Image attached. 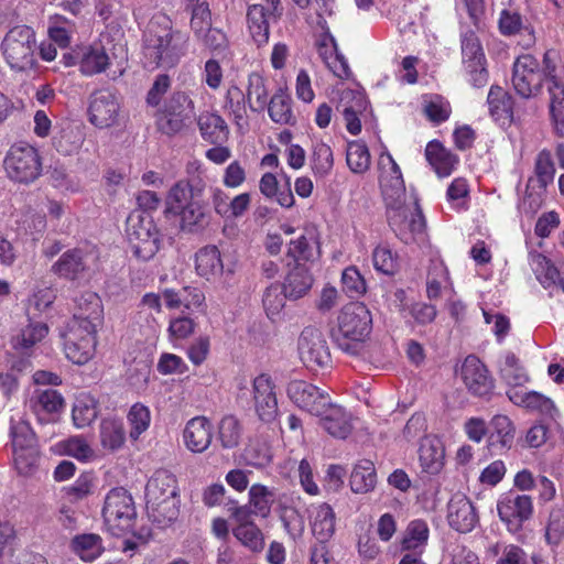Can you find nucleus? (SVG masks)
<instances>
[{
    "mask_svg": "<svg viewBox=\"0 0 564 564\" xmlns=\"http://www.w3.org/2000/svg\"><path fill=\"white\" fill-rule=\"evenodd\" d=\"M189 35L173 28L172 20L163 13L155 14L142 36L144 67L173 68L187 54Z\"/></svg>",
    "mask_w": 564,
    "mask_h": 564,
    "instance_id": "f257e3e1",
    "label": "nucleus"
},
{
    "mask_svg": "<svg viewBox=\"0 0 564 564\" xmlns=\"http://www.w3.org/2000/svg\"><path fill=\"white\" fill-rule=\"evenodd\" d=\"M202 189L203 186L180 180L167 192L165 213L178 219V228L184 234H202L212 221L208 205L198 199Z\"/></svg>",
    "mask_w": 564,
    "mask_h": 564,
    "instance_id": "f03ea898",
    "label": "nucleus"
},
{
    "mask_svg": "<svg viewBox=\"0 0 564 564\" xmlns=\"http://www.w3.org/2000/svg\"><path fill=\"white\" fill-rule=\"evenodd\" d=\"M372 317L361 302L345 305L338 314L337 327L332 330L334 343L345 352L356 355L359 344L370 335Z\"/></svg>",
    "mask_w": 564,
    "mask_h": 564,
    "instance_id": "7ed1b4c3",
    "label": "nucleus"
},
{
    "mask_svg": "<svg viewBox=\"0 0 564 564\" xmlns=\"http://www.w3.org/2000/svg\"><path fill=\"white\" fill-rule=\"evenodd\" d=\"M542 82L550 97V116L556 135L564 137V63L556 50H546L542 58Z\"/></svg>",
    "mask_w": 564,
    "mask_h": 564,
    "instance_id": "20e7f679",
    "label": "nucleus"
},
{
    "mask_svg": "<svg viewBox=\"0 0 564 564\" xmlns=\"http://www.w3.org/2000/svg\"><path fill=\"white\" fill-rule=\"evenodd\" d=\"M0 48L6 63L15 72H25L36 64V33L31 26L11 28L2 39Z\"/></svg>",
    "mask_w": 564,
    "mask_h": 564,
    "instance_id": "39448f33",
    "label": "nucleus"
},
{
    "mask_svg": "<svg viewBox=\"0 0 564 564\" xmlns=\"http://www.w3.org/2000/svg\"><path fill=\"white\" fill-rule=\"evenodd\" d=\"M7 176L20 184H31L42 174V158L34 145L28 142L12 144L3 160Z\"/></svg>",
    "mask_w": 564,
    "mask_h": 564,
    "instance_id": "423d86ee",
    "label": "nucleus"
},
{
    "mask_svg": "<svg viewBox=\"0 0 564 564\" xmlns=\"http://www.w3.org/2000/svg\"><path fill=\"white\" fill-rule=\"evenodd\" d=\"M390 228L404 243L410 245L420 239L426 228V220L417 202L406 205L405 200L386 206Z\"/></svg>",
    "mask_w": 564,
    "mask_h": 564,
    "instance_id": "0eeeda50",
    "label": "nucleus"
},
{
    "mask_svg": "<svg viewBox=\"0 0 564 564\" xmlns=\"http://www.w3.org/2000/svg\"><path fill=\"white\" fill-rule=\"evenodd\" d=\"M101 516L112 535L119 536L130 530L137 512L129 491L122 487L109 490L105 497Z\"/></svg>",
    "mask_w": 564,
    "mask_h": 564,
    "instance_id": "6e6552de",
    "label": "nucleus"
},
{
    "mask_svg": "<svg viewBox=\"0 0 564 564\" xmlns=\"http://www.w3.org/2000/svg\"><path fill=\"white\" fill-rule=\"evenodd\" d=\"M9 435L15 468L19 474L29 475L35 467L39 458L35 433L22 415H12Z\"/></svg>",
    "mask_w": 564,
    "mask_h": 564,
    "instance_id": "1a4fd4ad",
    "label": "nucleus"
},
{
    "mask_svg": "<svg viewBox=\"0 0 564 564\" xmlns=\"http://www.w3.org/2000/svg\"><path fill=\"white\" fill-rule=\"evenodd\" d=\"M127 235L137 259L149 261L160 249V234L149 215H130L127 220Z\"/></svg>",
    "mask_w": 564,
    "mask_h": 564,
    "instance_id": "9d476101",
    "label": "nucleus"
},
{
    "mask_svg": "<svg viewBox=\"0 0 564 564\" xmlns=\"http://www.w3.org/2000/svg\"><path fill=\"white\" fill-rule=\"evenodd\" d=\"M127 235L137 259L149 261L160 249V234L149 215H130L127 220Z\"/></svg>",
    "mask_w": 564,
    "mask_h": 564,
    "instance_id": "9b49d317",
    "label": "nucleus"
},
{
    "mask_svg": "<svg viewBox=\"0 0 564 564\" xmlns=\"http://www.w3.org/2000/svg\"><path fill=\"white\" fill-rule=\"evenodd\" d=\"M194 116V101L184 91H174L156 113L158 129L167 135L181 132Z\"/></svg>",
    "mask_w": 564,
    "mask_h": 564,
    "instance_id": "f8f14e48",
    "label": "nucleus"
},
{
    "mask_svg": "<svg viewBox=\"0 0 564 564\" xmlns=\"http://www.w3.org/2000/svg\"><path fill=\"white\" fill-rule=\"evenodd\" d=\"M462 64L468 82L476 88L488 83L487 59L481 43L471 30L460 36Z\"/></svg>",
    "mask_w": 564,
    "mask_h": 564,
    "instance_id": "ddd939ff",
    "label": "nucleus"
},
{
    "mask_svg": "<svg viewBox=\"0 0 564 564\" xmlns=\"http://www.w3.org/2000/svg\"><path fill=\"white\" fill-rule=\"evenodd\" d=\"M540 62L531 54L520 55L512 67V86L524 98L536 97L543 87Z\"/></svg>",
    "mask_w": 564,
    "mask_h": 564,
    "instance_id": "4468645a",
    "label": "nucleus"
},
{
    "mask_svg": "<svg viewBox=\"0 0 564 564\" xmlns=\"http://www.w3.org/2000/svg\"><path fill=\"white\" fill-rule=\"evenodd\" d=\"M65 356L75 365L87 364L95 355L97 345V329L88 327L65 326L61 332Z\"/></svg>",
    "mask_w": 564,
    "mask_h": 564,
    "instance_id": "2eb2a0df",
    "label": "nucleus"
},
{
    "mask_svg": "<svg viewBox=\"0 0 564 564\" xmlns=\"http://www.w3.org/2000/svg\"><path fill=\"white\" fill-rule=\"evenodd\" d=\"M88 121L98 129L110 128L118 123L120 102L117 94L108 88L93 91L88 98Z\"/></svg>",
    "mask_w": 564,
    "mask_h": 564,
    "instance_id": "dca6fc26",
    "label": "nucleus"
},
{
    "mask_svg": "<svg viewBox=\"0 0 564 564\" xmlns=\"http://www.w3.org/2000/svg\"><path fill=\"white\" fill-rule=\"evenodd\" d=\"M379 184L386 206L405 200V185L402 172L389 151L381 152L378 159Z\"/></svg>",
    "mask_w": 564,
    "mask_h": 564,
    "instance_id": "f3484780",
    "label": "nucleus"
},
{
    "mask_svg": "<svg viewBox=\"0 0 564 564\" xmlns=\"http://www.w3.org/2000/svg\"><path fill=\"white\" fill-rule=\"evenodd\" d=\"M497 510L500 520L506 523L508 530L516 533L532 517L533 502L530 496L511 490L500 496Z\"/></svg>",
    "mask_w": 564,
    "mask_h": 564,
    "instance_id": "a211bd4d",
    "label": "nucleus"
},
{
    "mask_svg": "<svg viewBox=\"0 0 564 564\" xmlns=\"http://www.w3.org/2000/svg\"><path fill=\"white\" fill-rule=\"evenodd\" d=\"M299 354L303 364L312 370L325 369L332 362L326 339L318 329L313 327H306L301 333Z\"/></svg>",
    "mask_w": 564,
    "mask_h": 564,
    "instance_id": "6ab92c4d",
    "label": "nucleus"
},
{
    "mask_svg": "<svg viewBox=\"0 0 564 564\" xmlns=\"http://www.w3.org/2000/svg\"><path fill=\"white\" fill-rule=\"evenodd\" d=\"M290 400L300 409L318 416L330 403L328 393L304 380H293L286 389Z\"/></svg>",
    "mask_w": 564,
    "mask_h": 564,
    "instance_id": "aec40b11",
    "label": "nucleus"
},
{
    "mask_svg": "<svg viewBox=\"0 0 564 564\" xmlns=\"http://www.w3.org/2000/svg\"><path fill=\"white\" fill-rule=\"evenodd\" d=\"M460 376L467 390L475 397L489 399L495 388V381L485 364L475 355L465 358Z\"/></svg>",
    "mask_w": 564,
    "mask_h": 564,
    "instance_id": "412c9836",
    "label": "nucleus"
},
{
    "mask_svg": "<svg viewBox=\"0 0 564 564\" xmlns=\"http://www.w3.org/2000/svg\"><path fill=\"white\" fill-rule=\"evenodd\" d=\"M252 399L256 413L262 422L271 423L276 419L278 399L271 376L261 373L253 379Z\"/></svg>",
    "mask_w": 564,
    "mask_h": 564,
    "instance_id": "4be33fe9",
    "label": "nucleus"
},
{
    "mask_svg": "<svg viewBox=\"0 0 564 564\" xmlns=\"http://www.w3.org/2000/svg\"><path fill=\"white\" fill-rule=\"evenodd\" d=\"M104 319V307L101 299L91 291L83 292L75 299V312L73 317L66 323L72 327L74 324L79 327L97 329Z\"/></svg>",
    "mask_w": 564,
    "mask_h": 564,
    "instance_id": "5701e85b",
    "label": "nucleus"
},
{
    "mask_svg": "<svg viewBox=\"0 0 564 564\" xmlns=\"http://www.w3.org/2000/svg\"><path fill=\"white\" fill-rule=\"evenodd\" d=\"M25 405L40 423H46L51 421V415L57 414L64 409L65 401L63 395L52 388L35 389Z\"/></svg>",
    "mask_w": 564,
    "mask_h": 564,
    "instance_id": "b1692460",
    "label": "nucleus"
},
{
    "mask_svg": "<svg viewBox=\"0 0 564 564\" xmlns=\"http://www.w3.org/2000/svg\"><path fill=\"white\" fill-rule=\"evenodd\" d=\"M447 521L455 531L468 533L478 523V514L466 496L455 495L447 505Z\"/></svg>",
    "mask_w": 564,
    "mask_h": 564,
    "instance_id": "393cba45",
    "label": "nucleus"
},
{
    "mask_svg": "<svg viewBox=\"0 0 564 564\" xmlns=\"http://www.w3.org/2000/svg\"><path fill=\"white\" fill-rule=\"evenodd\" d=\"M88 271L86 253L79 248L69 249L52 264L51 272L66 281H78Z\"/></svg>",
    "mask_w": 564,
    "mask_h": 564,
    "instance_id": "a878e982",
    "label": "nucleus"
},
{
    "mask_svg": "<svg viewBox=\"0 0 564 564\" xmlns=\"http://www.w3.org/2000/svg\"><path fill=\"white\" fill-rule=\"evenodd\" d=\"M214 427L206 416L191 419L183 431L185 447L195 454L204 453L212 444Z\"/></svg>",
    "mask_w": 564,
    "mask_h": 564,
    "instance_id": "bb28decb",
    "label": "nucleus"
},
{
    "mask_svg": "<svg viewBox=\"0 0 564 564\" xmlns=\"http://www.w3.org/2000/svg\"><path fill=\"white\" fill-rule=\"evenodd\" d=\"M430 528L425 520H411L400 538V547L402 551L411 552L413 556H421L429 543Z\"/></svg>",
    "mask_w": 564,
    "mask_h": 564,
    "instance_id": "cd10ccee",
    "label": "nucleus"
},
{
    "mask_svg": "<svg viewBox=\"0 0 564 564\" xmlns=\"http://www.w3.org/2000/svg\"><path fill=\"white\" fill-rule=\"evenodd\" d=\"M318 416L322 427L335 438L345 440L352 431L350 415L337 404L330 402Z\"/></svg>",
    "mask_w": 564,
    "mask_h": 564,
    "instance_id": "c85d7f7f",
    "label": "nucleus"
},
{
    "mask_svg": "<svg viewBox=\"0 0 564 564\" xmlns=\"http://www.w3.org/2000/svg\"><path fill=\"white\" fill-rule=\"evenodd\" d=\"M490 427L488 436L490 451L501 454L509 449L512 446L516 432L512 421L507 415L498 414L492 417Z\"/></svg>",
    "mask_w": 564,
    "mask_h": 564,
    "instance_id": "c756f323",
    "label": "nucleus"
},
{
    "mask_svg": "<svg viewBox=\"0 0 564 564\" xmlns=\"http://www.w3.org/2000/svg\"><path fill=\"white\" fill-rule=\"evenodd\" d=\"M288 267L290 269L282 288L290 300L301 299L311 290L314 281L313 275L303 263L293 264L292 267L291 263H288Z\"/></svg>",
    "mask_w": 564,
    "mask_h": 564,
    "instance_id": "7c9ffc66",
    "label": "nucleus"
},
{
    "mask_svg": "<svg viewBox=\"0 0 564 564\" xmlns=\"http://www.w3.org/2000/svg\"><path fill=\"white\" fill-rule=\"evenodd\" d=\"M425 158L440 177L449 176L458 163L457 155L447 150L437 140H432L426 144Z\"/></svg>",
    "mask_w": 564,
    "mask_h": 564,
    "instance_id": "2f4dec72",
    "label": "nucleus"
},
{
    "mask_svg": "<svg viewBox=\"0 0 564 564\" xmlns=\"http://www.w3.org/2000/svg\"><path fill=\"white\" fill-rule=\"evenodd\" d=\"M489 113L501 124L510 123L513 119V98L502 87L492 85L487 96Z\"/></svg>",
    "mask_w": 564,
    "mask_h": 564,
    "instance_id": "473e14b6",
    "label": "nucleus"
},
{
    "mask_svg": "<svg viewBox=\"0 0 564 564\" xmlns=\"http://www.w3.org/2000/svg\"><path fill=\"white\" fill-rule=\"evenodd\" d=\"M172 497H180L175 475L166 469H158L147 482L145 498L156 501Z\"/></svg>",
    "mask_w": 564,
    "mask_h": 564,
    "instance_id": "72a5a7b5",
    "label": "nucleus"
},
{
    "mask_svg": "<svg viewBox=\"0 0 564 564\" xmlns=\"http://www.w3.org/2000/svg\"><path fill=\"white\" fill-rule=\"evenodd\" d=\"M197 124L203 140L210 144H223L228 140L229 128L225 119L216 112H202Z\"/></svg>",
    "mask_w": 564,
    "mask_h": 564,
    "instance_id": "f704fd0d",
    "label": "nucleus"
},
{
    "mask_svg": "<svg viewBox=\"0 0 564 564\" xmlns=\"http://www.w3.org/2000/svg\"><path fill=\"white\" fill-rule=\"evenodd\" d=\"M529 263L538 281L544 289L560 286L564 292V279L552 261L538 251L529 253Z\"/></svg>",
    "mask_w": 564,
    "mask_h": 564,
    "instance_id": "c9c22d12",
    "label": "nucleus"
},
{
    "mask_svg": "<svg viewBox=\"0 0 564 564\" xmlns=\"http://www.w3.org/2000/svg\"><path fill=\"white\" fill-rule=\"evenodd\" d=\"M83 141L84 137L80 128L68 121L58 124L52 138L53 147L63 155L75 153Z\"/></svg>",
    "mask_w": 564,
    "mask_h": 564,
    "instance_id": "e433bc0d",
    "label": "nucleus"
},
{
    "mask_svg": "<svg viewBox=\"0 0 564 564\" xmlns=\"http://www.w3.org/2000/svg\"><path fill=\"white\" fill-rule=\"evenodd\" d=\"M180 505V497L163 498L156 501L147 499L149 517L161 528L169 527L178 518Z\"/></svg>",
    "mask_w": 564,
    "mask_h": 564,
    "instance_id": "4c0bfd02",
    "label": "nucleus"
},
{
    "mask_svg": "<svg viewBox=\"0 0 564 564\" xmlns=\"http://www.w3.org/2000/svg\"><path fill=\"white\" fill-rule=\"evenodd\" d=\"M445 452L440 440L424 437L419 448V459L425 473L435 475L441 471L444 465Z\"/></svg>",
    "mask_w": 564,
    "mask_h": 564,
    "instance_id": "58836bf2",
    "label": "nucleus"
},
{
    "mask_svg": "<svg viewBox=\"0 0 564 564\" xmlns=\"http://www.w3.org/2000/svg\"><path fill=\"white\" fill-rule=\"evenodd\" d=\"M443 292H454L448 269L443 261L432 260L426 279V295L433 301L437 300Z\"/></svg>",
    "mask_w": 564,
    "mask_h": 564,
    "instance_id": "ea45409f",
    "label": "nucleus"
},
{
    "mask_svg": "<svg viewBox=\"0 0 564 564\" xmlns=\"http://www.w3.org/2000/svg\"><path fill=\"white\" fill-rule=\"evenodd\" d=\"M270 18H272V15L268 13V10L264 8V6L256 3L248 7V29L253 41L258 46L265 45L269 42Z\"/></svg>",
    "mask_w": 564,
    "mask_h": 564,
    "instance_id": "a19ab883",
    "label": "nucleus"
},
{
    "mask_svg": "<svg viewBox=\"0 0 564 564\" xmlns=\"http://www.w3.org/2000/svg\"><path fill=\"white\" fill-rule=\"evenodd\" d=\"M195 270L206 280L214 279L223 273L224 264L220 251L216 246H205L195 254Z\"/></svg>",
    "mask_w": 564,
    "mask_h": 564,
    "instance_id": "79ce46f5",
    "label": "nucleus"
},
{
    "mask_svg": "<svg viewBox=\"0 0 564 564\" xmlns=\"http://www.w3.org/2000/svg\"><path fill=\"white\" fill-rule=\"evenodd\" d=\"M247 104V96L242 89L235 84L229 85L224 97L223 108L232 117L235 124L240 130L248 126Z\"/></svg>",
    "mask_w": 564,
    "mask_h": 564,
    "instance_id": "37998d69",
    "label": "nucleus"
},
{
    "mask_svg": "<svg viewBox=\"0 0 564 564\" xmlns=\"http://www.w3.org/2000/svg\"><path fill=\"white\" fill-rule=\"evenodd\" d=\"M336 517L333 508L321 503L313 511L312 532L321 543L327 542L335 533Z\"/></svg>",
    "mask_w": 564,
    "mask_h": 564,
    "instance_id": "c03bdc74",
    "label": "nucleus"
},
{
    "mask_svg": "<svg viewBox=\"0 0 564 564\" xmlns=\"http://www.w3.org/2000/svg\"><path fill=\"white\" fill-rule=\"evenodd\" d=\"M70 550L84 562H93L104 552L102 539L96 533L75 535L70 541Z\"/></svg>",
    "mask_w": 564,
    "mask_h": 564,
    "instance_id": "a18cd8bd",
    "label": "nucleus"
},
{
    "mask_svg": "<svg viewBox=\"0 0 564 564\" xmlns=\"http://www.w3.org/2000/svg\"><path fill=\"white\" fill-rule=\"evenodd\" d=\"M350 488L356 494H366L375 489L377 473L375 465L369 459L359 460L350 475Z\"/></svg>",
    "mask_w": 564,
    "mask_h": 564,
    "instance_id": "49530a36",
    "label": "nucleus"
},
{
    "mask_svg": "<svg viewBox=\"0 0 564 564\" xmlns=\"http://www.w3.org/2000/svg\"><path fill=\"white\" fill-rule=\"evenodd\" d=\"M269 117L279 124L294 126L296 119L292 111V98L282 89H279L268 101Z\"/></svg>",
    "mask_w": 564,
    "mask_h": 564,
    "instance_id": "de8ad7c7",
    "label": "nucleus"
},
{
    "mask_svg": "<svg viewBox=\"0 0 564 564\" xmlns=\"http://www.w3.org/2000/svg\"><path fill=\"white\" fill-rule=\"evenodd\" d=\"M47 334L48 327L45 323L32 322L31 318H29V324L23 327L18 335L13 336L12 346L15 350L25 354Z\"/></svg>",
    "mask_w": 564,
    "mask_h": 564,
    "instance_id": "09e8293b",
    "label": "nucleus"
},
{
    "mask_svg": "<svg viewBox=\"0 0 564 564\" xmlns=\"http://www.w3.org/2000/svg\"><path fill=\"white\" fill-rule=\"evenodd\" d=\"M248 106L253 112H262L269 101V89L267 79L259 73L253 72L248 76L247 87Z\"/></svg>",
    "mask_w": 564,
    "mask_h": 564,
    "instance_id": "8fccbe9b",
    "label": "nucleus"
},
{
    "mask_svg": "<svg viewBox=\"0 0 564 564\" xmlns=\"http://www.w3.org/2000/svg\"><path fill=\"white\" fill-rule=\"evenodd\" d=\"M100 442L104 448L117 451L126 442L123 423L117 417H106L100 423Z\"/></svg>",
    "mask_w": 564,
    "mask_h": 564,
    "instance_id": "3c124183",
    "label": "nucleus"
},
{
    "mask_svg": "<svg viewBox=\"0 0 564 564\" xmlns=\"http://www.w3.org/2000/svg\"><path fill=\"white\" fill-rule=\"evenodd\" d=\"M109 66V56L101 46H89L82 55L79 70L85 76L100 74Z\"/></svg>",
    "mask_w": 564,
    "mask_h": 564,
    "instance_id": "603ef678",
    "label": "nucleus"
},
{
    "mask_svg": "<svg viewBox=\"0 0 564 564\" xmlns=\"http://www.w3.org/2000/svg\"><path fill=\"white\" fill-rule=\"evenodd\" d=\"M500 376L509 387L513 388L522 387L530 380L519 358L511 351L505 355L503 362L500 366Z\"/></svg>",
    "mask_w": 564,
    "mask_h": 564,
    "instance_id": "864d4df0",
    "label": "nucleus"
},
{
    "mask_svg": "<svg viewBox=\"0 0 564 564\" xmlns=\"http://www.w3.org/2000/svg\"><path fill=\"white\" fill-rule=\"evenodd\" d=\"M280 520L285 531L293 540L302 536L305 529V521L294 499H291L290 503H281Z\"/></svg>",
    "mask_w": 564,
    "mask_h": 564,
    "instance_id": "5fc2aeb1",
    "label": "nucleus"
},
{
    "mask_svg": "<svg viewBox=\"0 0 564 564\" xmlns=\"http://www.w3.org/2000/svg\"><path fill=\"white\" fill-rule=\"evenodd\" d=\"M311 167L315 176H327L334 166L333 150L323 141H315L312 145Z\"/></svg>",
    "mask_w": 564,
    "mask_h": 564,
    "instance_id": "6e6d98bb",
    "label": "nucleus"
},
{
    "mask_svg": "<svg viewBox=\"0 0 564 564\" xmlns=\"http://www.w3.org/2000/svg\"><path fill=\"white\" fill-rule=\"evenodd\" d=\"M127 421L130 427V438L132 441L139 440V437L149 430L151 424V411L149 406L141 402L132 404L127 413Z\"/></svg>",
    "mask_w": 564,
    "mask_h": 564,
    "instance_id": "4d7b16f0",
    "label": "nucleus"
},
{
    "mask_svg": "<svg viewBox=\"0 0 564 564\" xmlns=\"http://www.w3.org/2000/svg\"><path fill=\"white\" fill-rule=\"evenodd\" d=\"M346 162L352 173H366L370 167V153L367 144L360 140L348 142Z\"/></svg>",
    "mask_w": 564,
    "mask_h": 564,
    "instance_id": "13d9d810",
    "label": "nucleus"
},
{
    "mask_svg": "<svg viewBox=\"0 0 564 564\" xmlns=\"http://www.w3.org/2000/svg\"><path fill=\"white\" fill-rule=\"evenodd\" d=\"M242 426L235 415H225L218 423V440L223 448H236L240 444Z\"/></svg>",
    "mask_w": 564,
    "mask_h": 564,
    "instance_id": "bf43d9fd",
    "label": "nucleus"
},
{
    "mask_svg": "<svg viewBox=\"0 0 564 564\" xmlns=\"http://www.w3.org/2000/svg\"><path fill=\"white\" fill-rule=\"evenodd\" d=\"M404 295L403 290H398L395 292V296L401 301L399 311L403 317H405L403 313L409 311V314L419 325H427L434 322L437 315V311L434 305L423 302H414L411 305H406V303L403 302Z\"/></svg>",
    "mask_w": 564,
    "mask_h": 564,
    "instance_id": "052dcab7",
    "label": "nucleus"
},
{
    "mask_svg": "<svg viewBox=\"0 0 564 564\" xmlns=\"http://www.w3.org/2000/svg\"><path fill=\"white\" fill-rule=\"evenodd\" d=\"M235 538L248 550L259 553L264 547V538L261 530L254 523H243L234 528Z\"/></svg>",
    "mask_w": 564,
    "mask_h": 564,
    "instance_id": "680f3d73",
    "label": "nucleus"
},
{
    "mask_svg": "<svg viewBox=\"0 0 564 564\" xmlns=\"http://www.w3.org/2000/svg\"><path fill=\"white\" fill-rule=\"evenodd\" d=\"M274 500V494L260 484H254L249 489V503L253 508L256 516L267 518L270 513Z\"/></svg>",
    "mask_w": 564,
    "mask_h": 564,
    "instance_id": "e2e57ef3",
    "label": "nucleus"
},
{
    "mask_svg": "<svg viewBox=\"0 0 564 564\" xmlns=\"http://www.w3.org/2000/svg\"><path fill=\"white\" fill-rule=\"evenodd\" d=\"M534 174L542 191H545L547 185L553 183L555 166L550 150L543 149L538 153L534 163Z\"/></svg>",
    "mask_w": 564,
    "mask_h": 564,
    "instance_id": "0e129e2a",
    "label": "nucleus"
},
{
    "mask_svg": "<svg viewBox=\"0 0 564 564\" xmlns=\"http://www.w3.org/2000/svg\"><path fill=\"white\" fill-rule=\"evenodd\" d=\"M564 539V503L556 505L550 511L545 527V540L547 544L556 546Z\"/></svg>",
    "mask_w": 564,
    "mask_h": 564,
    "instance_id": "69168bd1",
    "label": "nucleus"
},
{
    "mask_svg": "<svg viewBox=\"0 0 564 564\" xmlns=\"http://www.w3.org/2000/svg\"><path fill=\"white\" fill-rule=\"evenodd\" d=\"M373 267L378 272L393 275L399 269V257L388 246L380 245L372 251Z\"/></svg>",
    "mask_w": 564,
    "mask_h": 564,
    "instance_id": "338daca9",
    "label": "nucleus"
},
{
    "mask_svg": "<svg viewBox=\"0 0 564 564\" xmlns=\"http://www.w3.org/2000/svg\"><path fill=\"white\" fill-rule=\"evenodd\" d=\"M73 422L76 427L89 426L97 417V406L94 399H77L72 411Z\"/></svg>",
    "mask_w": 564,
    "mask_h": 564,
    "instance_id": "774afa93",
    "label": "nucleus"
}]
</instances>
